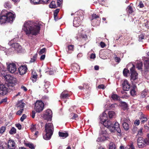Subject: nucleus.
I'll return each mask as SVG.
<instances>
[{
  "mask_svg": "<svg viewBox=\"0 0 149 149\" xmlns=\"http://www.w3.org/2000/svg\"><path fill=\"white\" fill-rule=\"evenodd\" d=\"M139 40L141 41V40H142V39H143L144 38V35L143 34H142L139 36Z\"/></svg>",
  "mask_w": 149,
  "mask_h": 149,
  "instance_id": "obj_59",
  "label": "nucleus"
},
{
  "mask_svg": "<svg viewBox=\"0 0 149 149\" xmlns=\"http://www.w3.org/2000/svg\"><path fill=\"white\" fill-rule=\"evenodd\" d=\"M130 93L132 96H134L136 94V91L134 89H132L130 91Z\"/></svg>",
  "mask_w": 149,
  "mask_h": 149,
  "instance_id": "obj_48",
  "label": "nucleus"
},
{
  "mask_svg": "<svg viewBox=\"0 0 149 149\" xmlns=\"http://www.w3.org/2000/svg\"><path fill=\"white\" fill-rule=\"evenodd\" d=\"M37 54H36L34 55L33 57L31 58L30 62H34L36 60L37 58Z\"/></svg>",
  "mask_w": 149,
  "mask_h": 149,
  "instance_id": "obj_46",
  "label": "nucleus"
},
{
  "mask_svg": "<svg viewBox=\"0 0 149 149\" xmlns=\"http://www.w3.org/2000/svg\"><path fill=\"white\" fill-rule=\"evenodd\" d=\"M37 78V75L36 73L34 71H32L31 79L33 82L36 81V79Z\"/></svg>",
  "mask_w": 149,
  "mask_h": 149,
  "instance_id": "obj_28",
  "label": "nucleus"
},
{
  "mask_svg": "<svg viewBox=\"0 0 149 149\" xmlns=\"http://www.w3.org/2000/svg\"><path fill=\"white\" fill-rule=\"evenodd\" d=\"M69 95L67 93H66L65 91L62 92L60 95V98L61 99H66L68 98Z\"/></svg>",
  "mask_w": 149,
  "mask_h": 149,
  "instance_id": "obj_29",
  "label": "nucleus"
},
{
  "mask_svg": "<svg viewBox=\"0 0 149 149\" xmlns=\"http://www.w3.org/2000/svg\"><path fill=\"white\" fill-rule=\"evenodd\" d=\"M99 17V16L96 14H93L92 15V20L93 21L92 23V25L94 26L95 25L97 24V25L98 24L100 23V21H98L96 22V23H93L94 21H96V19L97 18H98Z\"/></svg>",
  "mask_w": 149,
  "mask_h": 149,
  "instance_id": "obj_19",
  "label": "nucleus"
},
{
  "mask_svg": "<svg viewBox=\"0 0 149 149\" xmlns=\"http://www.w3.org/2000/svg\"><path fill=\"white\" fill-rule=\"evenodd\" d=\"M44 104L41 101H37L35 103L34 109L37 112L42 111L44 109Z\"/></svg>",
  "mask_w": 149,
  "mask_h": 149,
  "instance_id": "obj_9",
  "label": "nucleus"
},
{
  "mask_svg": "<svg viewBox=\"0 0 149 149\" xmlns=\"http://www.w3.org/2000/svg\"><path fill=\"white\" fill-rule=\"evenodd\" d=\"M100 137L96 140L97 142H102L107 140L109 138V135L105 129H102L99 133Z\"/></svg>",
  "mask_w": 149,
  "mask_h": 149,
  "instance_id": "obj_4",
  "label": "nucleus"
},
{
  "mask_svg": "<svg viewBox=\"0 0 149 149\" xmlns=\"http://www.w3.org/2000/svg\"><path fill=\"white\" fill-rule=\"evenodd\" d=\"M12 89L7 84H0V95H6L8 92V89Z\"/></svg>",
  "mask_w": 149,
  "mask_h": 149,
  "instance_id": "obj_5",
  "label": "nucleus"
},
{
  "mask_svg": "<svg viewBox=\"0 0 149 149\" xmlns=\"http://www.w3.org/2000/svg\"><path fill=\"white\" fill-rule=\"evenodd\" d=\"M143 128H141L138 131V135L139 136H141L142 133Z\"/></svg>",
  "mask_w": 149,
  "mask_h": 149,
  "instance_id": "obj_61",
  "label": "nucleus"
},
{
  "mask_svg": "<svg viewBox=\"0 0 149 149\" xmlns=\"http://www.w3.org/2000/svg\"><path fill=\"white\" fill-rule=\"evenodd\" d=\"M31 3L34 4L47 3L49 0H30Z\"/></svg>",
  "mask_w": 149,
  "mask_h": 149,
  "instance_id": "obj_13",
  "label": "nucleus"
},
{
  "mask_svg": "<svg viewBox=\"0 0 149 149\" xmlns=\"http://www.w3.org/2000/svg\"><path fill=\"white\" fill-rule=\"evenodd\" d=\"M5 81L8 83V84H7L10 88L13 87L14 85H15L17 81V79L15 77L10 75L7 76Z\"/></svg>",
  "mask_w": 149,
  "mask_h": 149,
  "instance_id": "obj_8",
  "label": "nucleus"
},
{
  "mask_svg": "<svg viewBox=\"0 0 149 149\" xmlns=\"http://www.w3.org/2000/svg\"><path fill=\"white\" fill-rule=\"evenodd\" d=\"M115 55L116 56H115L114 58L115 61L116 62H117L118 63H119L120 61V58L119 57H117L116 55Z\"/></svg>",
  "mask_w": 149,
  "mask_h": 149,
  "instance_id": "obj_55",
  "label": "nucleus"
},
{
  "mask_svg": "<svg viewBox=\"0 0 149 149\" xmlns=\"http://www.w3.org/2000/svg\"><path fill=\"white\" fill-rule=\"evenodd\" d=\"M27 69L26 65L21 66L19 67V74L21 75L25 74L26 72Z\"/></svg>",
  "mask_w": 149,
  "mask_h": 149,
  "instance_id": "obj_16",
  "label": "nucleus"
},
{
  "mask_svg": "<svg viewBox=\"0 0 149 149\" xmlns=\"http://www.w3.org/2000/svg\"><path fill=\"white\" fill-rule=\"evenodd\" d=\"M4 6L6 8H10L12 6L10 2L7 1L5 3Z\"/></svg>",
  "mask_w": 149,
  "mask_h": 149,
  "instance_id": "obj_35",
  "label": "nucleus"
},
{
  "mask_svg": "<svg viewBox=\"0 0 149 149\" xmlns=\"http://www.w3.org/2000/svg\"><path fill=\"white\" fill-rule=\"evenodd\" d=\"M145 71H149V58H147L144 61Z\"/></svg>",
  "mask_w": 149,
  "mask_h": 149,
  "instance_id": "obj_20",
  "label": "nucleus"
},
{
  "mask_svg": "<svg viewBox=\"0 0 149 149\" xmlns=\"http://www.w3.org/2000/svg\"><path fill=\"white\" fill-rule=\"evenodd\" d=\"M109 118H113L115 116L116 114L113 111H109L108 113Z\"/></svg>",
  "mask_w": 149,
  "mask_h": 149,
  "instance_id": "obj_33",
  "label": "nucleus"
},
{
  "mask_svg": "<svg viewBox=\"0 0 149 149\" xmlns=\"http://www.w3.org/2000/svg\"><path fill=\"white\" fill-rule=\"evenodd\" d=\"M136 66L138 70H141L143 66L142 62L141 61H138L136 63Z\"/></svg>",
  "mask_w": 149,
  "mask_h": 149,
  "instance_id": "obj_26",
  "label": "nucleus"
},
{
  "mask_svg": "<svg viewBox=\"0 0 149 149\" xmlns=\"http://www.w3.org/2000/svg\"><path fill=\"white\" fill-rule=\"evenodd\" d=\"M54 130L53 125L52 123H46L45 125L46 134L43 136L44 139L46 140L49 139L53 134Z\"/></svg>",
  "mask_w": 149,
  "mask_h": 149,
  "instance_id": "obj_3",
  "label": "nucleus"
},
{
  "mask_svg": "<svg viewBox=\"0 0 149 149\" xmlns=\"http://www.w3.org/2000/svg\"><path fill=\"white\" fill-rule=\"evenodd\" d=\"M83 86H78V88L81 90H82L85 88H87L86 85V84H83Z\"/></svg>",
  "mask_w": 149,
  "mask_h": 149,
  "instance_id": "obj_47",
  "label": "nucleus"
},
{
  "mask_svg": "<svg viewBox=\"0 0 149 149\" xmlns=\"http://www.w3.org/2000/svg\"><path fill=\"white\" fill-rule=\"evenodd\" d=\"M111 132H114L116 130L114 127L113 126V125L109 128Z\"/></svg>",
  "mask_w": 149,
  "mask_h": 149,
  "instance_id": "obj_50",
  "label": "nucleus"
},
{
  "mask_svg": "<svg viewBox=\"0 0 149 149\" xmlns=\"http://www.w3.org/2000/svg\"><path fill=\"white\" fill-rule=\"evenodd\" d=\"M147 90L146 89H145L142 92L141 94V95L142 97H146V96L147 95Z\"/></svg>",
  "mask_w": 149,
  "mask_h": 149,
  "instance_id": "obj_37",
  "label": "nucleus"
},
{
  "mask_svg": "<svg viewBox=\"0 0 149 149\" xmlns=\"http://www.w3.org/2000/svg\"><path fill=\"white\" fill-rule=\"evenodd\" d=\"M46 51V49L45 48H43L41 49L39 52V54L41 55L43 53H44Z\"/></svg>",
  "mask_w": 149,
  "mask_h": 149,
  "instance_id": "obj_53",
  "label": "nucleus"
},
{
  "mask_svg": "<svg viewBox=\"0 0 149 149\" xmlns=\"http://www.w3.org/2000/svg\"><path fill=\"white\" fill-rule=\"evenodd\" d=\"M7 144L8 149H15L16 147L15 142L13 140H9Z\"/></svg>",
  "mask_w": 149,
  "mask_h": 149,
  "instance_id": "obj_15",
  "label": "nucleus"
},
{
  "mask_svg": "<svg viewBox=\"0 0 149 149\" xmlns=\"http://www.w3.org/2000/svg\"><path fill=\"white\" fill-rule=\"evenodd\" d=\"M109 149H116L115 145L113 143H111L109 144Z\"/></svg>",
  "mask_w": 149,
  "mask_h": 149,
  "instance_id": "obj_40",
  "label": "nucleus"
},
{
  "mask_svg": "<svg viewBox=\"0 0 149 149\" xmlns=\"http://www.w3.org/2000/svg\"><path fill=\"white\" fill-rule=\"evenodd\" d=\"M40 24L38 23L28 22L25 23L23 29L26 35L29 37L31 35L36 36L40 32Z\"/></svg>",
  "mask_w": 149,
  "mask_h": 149,
  "instance_id": "obj_1",
  "label": "nucleus"
},
{
  "mask_svg": "<svg viewBox=\"0 0 149 149\" xmlns=\"http://www.w3.org/2000/svg\"><path fill=\"white\" fill-rule=\"evenodd\" d=\"M0 149H8L7 143L5 142H0Z\"/></svg>",
  "mask_w": 149,
  "mask_h": 149,
  "instance_id": "obj_27",
  "label": "nucleus"
},
{
  "mask_svg": "<svg viewBox=\"0 0 149 149\" xmlns=\"http://www.w3.org/2000/svg\"><path fill=\"white\" fill-rule=\"evenodd\" d=\"M81 37L84 40H87V36L86 34H82Z\"/></svg>",
  "mask_w": 149,
  "mask_h": 149,
  "instance_id": "obj_52",
  "label": "nucleus"
},
{
  "mask_svg": "<svg viewBox=\"0 0 149 149\" xmlns=\"http://www.w3.org/2000/svg\"><path fill=\"white\" fill-rule=\"evenodd\" d=\"M63 0H58L57 3L58 6H60L62 3Z\"/></svg>",
  "mask_w": 149,
  "mask_h": 149,
  "instance_id": "obj_60",
  "label": "nucleus"
},
{
  "mask_svg": "<svg viewBox=\"0 0 149 149\" xmlns=\"http://www.w3.org/2000/svg\"><path fill=\"white\" fill-rule=\"evenodd\" d=\"M26 116L25 114H23L20 119V120L22 122L26 118Z\"/></svg>",
  "mask_w": 149,
  "mask_h": 149,
  "instance_id": "obj_57",
  "label": "nucleus"
},
{
  "mask_svg": "<svg viewBox=\"0 0 149 149\" xmlns=\"http://www.w3.org/2000/svg\"><path fill=\"white\" fill-rule=\"evenodd\" d=\"M107 115L105 112H103L102 115L100 116V123L102 124L104 121L107 120Z\"/></svg>",
  "mask_w": 149,
  "mask_h": 149,
  "instance_id": "obj_18",
  "label": "nucleus"
},
{
  "mask_svg": "<svg viewBox=\"0 0 149 149\" xmlns=\"http://www.w3.org/2000/svg\"><path fill=\"white\" fill-rule=\"evenodd\" d=\"M15 15L14 13L7 12L4 10L1 12L0 16V24L9 22L11 23L14 20Z\"/></svg>",
  "mask_w": 149,
  "mask_h": 149,
  "instance_id": "obj_2",
  "label": "nucleus"
},
{
  "mask_svg": "<svg viewBox=\"0 0 149 149\" xmlns=\"http://www.w3.org/2000/svg\"><path fill=\"white\" fill-rule=\"evenodd\" d=\"M116 130L118 133H120L121 131L120 128L119 124L117 122H116L115 123L114 125V126Z\"/></svg>",
  "mask_w": 149,
  "mask_h": 149,
  "instance_id": "obj_25",
  "label": "nucleus"
},
{
  "mask_svg": "<svg viewBox=\"0 0 149 149\" xmlns=\"http://www.w3.org/2000/svg\"><path fill=\"white\" fill-rule=\"evenodd\" d=\"M102 124H103V125H104V127H105L108 128L113 125L111 124V123L108 120H107V124H106V122H104Z\"/></svg>",
  "mask_w": 149,
  "mask_h": 149,
  "instance_id": "obj_31",
  "label": "nucleus"
},
{
  "mask_svg": "<svg viewBox=\"0 0 149 149\" xmlns=\"http://www.w3.org/2000/svg\"><path fill=\"white\" fill-rule=\"evenodd\" d=\"M128 121V120L124 117H122L121 118V122L122 123H127Z\"/></svg>",
  "mask_w": 149,
  "mask_h": 149,
  "instance_id": "obj_44",
  "label": "nucleus"
},
{
  "mask_svg": "<svg viewBox=\"0 0 149 149\" xmlns=\"http://www.w3.org/2000/svg\"><path fill=\"white\" fill-rule=\"evenodd\" d=\"M68 49L69 50H72L74 49V45H70L68 47Z\"/></svg>",
  "mask_w": 149,
  "mask_h": 149,
  "instance_id": "obj_62",
  "label": "nucleus"
},
{
  "mask_svg": "<svg viewBox=\"0 0 149 149\" xmlns=\"http://www.w3.org/2000/svg\"><path fill=\"white\" fill-rule=\"evenodd\" d=\"M140 120H139L137 119L134 122V124L135 125L138 126L140 124Z\"/></svg>",
  "mask_w": 149,
  "mask_h": 149,
  "instance_id": "obj_56",
  "label": "nucleus"
},
{
  "mask_svg": "<svg viewBox=\"0 0 149 149\" xmlns=\"http://www.w3.org/2000/svg\"><path fill=\"white\" fill-rule=\"evenodd\" d=\"M128 66H132L130 68L131 73V80H134L138 78V74L135 70V65L133 64L130 63L128 65Z\"/></svg>",
  "mask_w": 149,
  "mask_h": 149,
  "instance_id": "obj_7",
  "label": "nucleus"
},
{
  "mask_svg": "<svg viewBox=\"0 0 149 149\" xmlns=\"http://www.w3.org/2000/svg\"><path fill=\"white\" fill-rule=\"evenodd\" d=\"M71 67L72 70L75 72H77L80 69L79 65L76 63H74L72 64Z\"/></svg>",
  "mask_w": 149,
  "mask_h": 149,
  "instance_id": "obj_21",
  "label": "nucleus"
},
{
  "mask_svg": "<svg viewBox=\"0 0 149 149\" xmlns=\"http://www.w3.org/2000/svg\"><path fill=\"white\" fill-rule=\"evenodd\" d=\"M52 111L50 109H48L46 111L45 114V117L47 120H50L52 118Z\"/></svg>",
  "mask_w": 149,
  "mask_h": 149,
  "instance_id": "obj_11",
  "label": "nucleus"
},
{
  "mask_svg": "<svg viewBox=\"0 0 149 149\" xmlns=\"http://www.w3.org/2000/svg\"><path fill=\"white\" fill-rule=\"evenodd\" d=\"M50 8H55L56 7V5L54 1H52L49 5Z\"/></svg>",
  "mask_w": 149,
  "mask_h": 149,
  "instance_id": "obj_42",
  "label": "nucleus"
},
{
  "mask_svg": "<svg viewBox=\"0 0 149 149\" xmlns=\"http://www.w3.org/2000/svg\"><path fill=\"white\" fill-rule=\"evenodd\" d=\"M111 97L114 100H119L120 98L118 96L114 94H113L111 95Z\"/></svg>",
  "mask_w": 149,
  "mask_h": 149,
  "instance_id": "obj_32",
  "label": "nucleus"
},
{
  "mask_svg": "<svg viewBox=\"0 0 149 149\" xmlns=\"http://www.w3.org/2000/svg\"><path fill=\"white\" fill-rule=\"evenodd\" d=\"M59 136L62 139H65L68 136V132H58Z\"/></svg>",
  "mask_w": 149,
  "mask_h": 149,
  "instance_id": "obj_23",
  "label": "nucleus"
},
{
  "mask_svg": "<svg viewBox=\"0 0 149 149\" xmlns=\"http://www.w3.org/2000/svg\"><path fill=\"white\" fill-rule=\"evenodd\" d=\"M83 17L82 16L79 17H75L74 18L73 22V26L76 27L78 26L81 22V19Z\"/></svg>",
  "mask_w": 149,
  "mask_h": 149,
  "instance_id": "obj_12",
  "label": "nucleus"
},
{
  "mask_svg": "<svg viewBox=\"0 0 149 149\" xmlns=\"http://www.w3.org/2000/svg\"><path fill=\"white\" fill-rule=\"evenodd\" d=\"M9 133L11 135L14 134L16 133V130L14 127H12Z\"/></svg>",
  "mask_w": 149,
  "mask_h": 149,
  "instance_id": "obj_34",
  "label": "nucleus"
},
{
  "mask_svg": "<svg viewBox=\"0 0 149 149\" xmlns=\"http://www.w3.org/2000/svg\"><path fill=\"white\" fill-rule=\"evenodd\" d=\"M137 143L138 146L139 148H142L144 146L145 142L142 137H139L137 139Z\"/></svg>",
  "mask_w": 149,
  "mask_h": 149,
  "instance_id": "obj_17",
  "label": "nucleus"
},
{
  "mask_svg": "<svg viewBox=\"0 0 149 149\" xmlns=\"http://www.w3.org/2000/svg\"><path fill=\"white\" fill-rule=\"evenodd\" d=\"M123 89L124 90L128 91L130 88V86L127 80H125L122 84Z\"/></svg>",
  "mask_w": 149,
  "mask_h": 149,
  "instance_id": "obj_14",
  "label": "nucleus"
},
{
  "mask_svg": "<svg viewBox=\"0 0 149 149\" xmlns=\"http://www.w3.org/2000/svg\"><path fill=\"white\" fill-rule=\"evenodd\" d=\"M7 69L10 72L13 73L16 71V65L14 63H10L7 66Z\"/></svg>",
  "mask_w": 149,
  "mask_h": 149,
  "instance_id": "obj_10",
  "label": "nucleus"
},
{
  "mask_svg": "<svg viewBox=\"0 0 149 149\" xmlns=\"http://www.w3.org/2000/svg\"><path fill=\"white\" fill-rule=\"evenodd\" d=\"M25 50L22 48L21 47V46H20L19 45V53H24L25 52Z\"/></svg>",
  "mask_w": 149,
  "mask_h": 149,
  "instance_id": "obj_51",
  "label": "nucleus"
},
{
  "mask_svg": "<svg viewBox=\"0 0 149 149\" xmlns=\"http://www.w3.org/2000/svg\"><path fill=\"white\" fill-rule=\"evenodd\" d=\"M140 119L141 120V124L144 123L148 120L147 117L144 115L143 114L141 115L140 117Z\"/></svg>",
  "mask_w": 149,
  "mask_h": 149,
  "instance_id": "obj_24",
  "label": "nucleus"
},
{
  "mask_svg": "<svg viewBox=\"0 0 149 149\" xmlns=\"http://www.w3.org/2000/svg\"><path fill=\"white\" fill-rule=\"evenodd\" d=\"M127 11L130 13H132L133 11L132 7L130 6L127 7Z\"/></svg>",
  "mask_w": 149,
  "mask_h": 149,
  "instance_id": "obj_41",
  "label": "nucleus"
},
{
  "mask_svg": "<svg viewBox=\"0 0 149 149\" xmlns=\"http://www.w3.org/2000/svg\"><path fill=\"white\" fill-rule=\"evenodd\" d=\"M6 130V127H5L3 126L1 127L0 130V133L3 134Z\"/></svg>",
  "mask_w": 149,
  "mask_h": 149,
  "instance_id": "obj_54",
  "label": "nucleus"
},
{
  "mask_svg": "<svg viewBox=\"0 0 149 149\" xmlns=\"http://www.w3.org/2000/svg\"><path fill=\"white\" fill-rule=\"evenodd\" d=\"M25 104L22 101H19V109H22L19 110V113H21L24 110L23 108L24 107Z\"/></svg>",
  "mask_w": 149,
  "mask_h": 149,
  "instance_id": "obj_22",
  "label": "nucleus"
},
{
  "mask_svg": "<svg viewBox=\"0 0 149 149\" xmlns=\"http://www.w3.org/2000/svg\"><path fill=\"white\" fill-rule=\"evenodd\" d=\"M138 6H139L140 7V8H142L143 7H144V4L143 3L142 1H141L139 3V4Z\"/></svg>",
  "mask_w": 149,
  "mask_h": 149,
  "instance_id": "obj_64",
  "label": "nucleus"
},
{
  "mask_svg": "<svg viewBox=\"0 0 149 149\" xmlns=\"http://www.w3.org/2000/svg\"><path fill=\"white\" fill-rule=\"evenodd\" d=\"M19 38H16L10 41L8 44L10 46H11L12 48H13L15 52H18V49L19 47Z\"/></svg>",
  "mask_w": 149,
  "mask_h": 149,
  "instance_id": "obj_6",
  "label": "nucleus"
},
{
  "mask_svg": "<svg viewBox=\"0 0 149 149\" xmlns=\"http://www.w3.org/2000/svg\"><path fill=\"white\" fill-rule=\"evenodd\" d=\"M129 71L127 69H125L123 71V74L125 77H127L128 74L129 73Z\"/></svg>",
  "mask_w": 149,
  "mask_h": 149,
  "instance_id": "obj_43",
  "label": "nucleus"
},
{
  "mask_svg": "<svg viewBox=\"0 0 149 149\" xmlns=\"http://www.w3.org/2000/svg\"><path fill=\"white\" fill-rule=\"evenodd\" d=\"M70 115L71 116H72V119H73L76 120V118H77L78 117V116L77 114H75L73 113H71Z\"/></svg>",
  "mask_w": 149,
  "mask_h": 149,
  "instance_id": "obj_45",
  "label": "nucleus"
},
{
  "mask_svg": "<svg viewBox=\"0 0 149 149\" xmlns=\"http://www.w3.org/2000/svg\"><path fill=\"white\" fill-rule=\"evenodd\" d=\"M1 72L0 74L1 77L3 79H4L5 80L6 79V77H7V76H8L9 74H7L6 72L4 71H2Z\"/></svg>",
  "mask_w": 149,
  "mask_h": 149,
  "instance_id": "obj_30",
  "label": "nucleus"
},
{
  "mask_svg": "<svg viewBox=\"0 0 149 149\" xmlns=\"http://www.w3.org/2000/svg\"><path fill=\"white\" fill-rule=\"evenodd\" d=\"M27 146L29 147L31 149H34V147L33 144L31 143H26L25 144Z\"/></svg>",
  "mask_w": 149,
  "mask_h": 149,
  "instance_id": "obj_39",
  "label": "nucleus"
},
{
  "mask_svg": "<svg viewBox=\"0 0 149 149\" xmlns=\"http://www.w3.org/2000/svg\"><path fill=\"white\" fill-rule=\"evenodd\" d=\"M122 124L123 127L125 130H127L129 129V125L127 123H123Z\"/></svg>",
  "mask_w": 149,
  "mask_h": 149,
  "instance_id": "obj_36",
  "label": "nucleus"
},
{
  "mask_svg": "<svg viewBox=\"0 0 149 149\" xmlns=\"http://www.w3.org/2000/svg\"><path fill=\"white\" fill-rule=\"evenodd\" d=\"M98 88L100 89H104L105 88V86L104 85L101 84L99 85Z\"/></svg>",
  "mask_w": 149,
  "mask_h": 149,
  "instance_id": "obj_63",
  "label": "nucleus"
},
{
  "mask_svg": "<svg viewBox=\"0 0 149 149\" xmlns=\"http://www.w3.org/2000/svg\"><path fill=\"white\" fill-rule=\"evenodd\" d=\"M36 129V125H32L30 127L31 130L32 132H33Z\"/></svg>",
  "mask_w": 149,
  "mask_h": 149,
  "instance_id": "obj_49",
  "label": "nucleus"
},
{
  "mask_svg": "<svg viewBox=\"0 0 149 149\" xmlns=\"http://www.w3.org/2000/svg\"><path fill=\"white\" fill-rule=\"evenodd\" d=\"M144 140L145 144L147 145L149 144V134H147L146 138Z\"/></svg>",
  "mask_w": 149,
  "mask_h": 149,
  "instance_id": "obj_38",
  "label": "nucleus"
},
{
  "mask_svg": "<svg viewBox=\"0 0 149 149\" xmlns=\"http://www.w3.org/2000/svg\"><path fill=\"white\" fill-rule=\"evenodd\" d=\"M7 98L5 97V98L1 100L0 101V104L6 102H7Z\"/></svg>",
  "mask_w": 149,
  "mask_h": 149,
  "instance_id": "obj_58",
  "label": "nucleus"
}]
</instances>
